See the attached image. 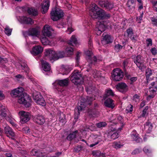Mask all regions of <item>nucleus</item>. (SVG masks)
<instances>
[{"label":"nucleus","instance_id":"obj_35","mask_svg":"<svg viewBox=\"0 0 157 157\" xmlns=\"http://www.w3.org/2000/svg\"><path fill=\"white\" fill-rule=\"evenodd\" d=\"M18 68L24 70V71L27 74H28L29 71V68L27 67V64L25 63H23L22 64L20 65Z\"/></svg>","mask_w":157,"mask_h":157},{"label":"nucleus","instance_id":"obj_57","mask_svg":"<svg viewBox=\"0 0 157 157\" xmlns=\"http://www.w3.org/2000/svg\"><path fill=\"white\" fill-rule=\"evenodd\" d=\"M140 96L137 95L135 94L133 97V100L136 102L140 100Z\"/></svg>","mask_w":157,"mask_h":157},{"label":"nucleus","instance_id":"obj_17","mask_svg":"<svg viewBox=\"0 0 157 157\" xmlns=\"http://www.w3.org/2000/svg\"><path fill=\"white\" fill-rule=\"evenodd\" d=\"M116 88L120 92L123 93H125L128 90V86L125 83L123 82L117 85Z\"/></svg>","mask_w":157,"mask_h":157},{"label":"nucleus","instance_id":"obj_37","mask_svg":"<svg viewBox=\"0 0 157 157\" xmlns=\"http://www.w3.org/2000/svg\"><path fill=\"white\" fill-rule=\"evenodd\" d=\"M33 98L37 104L39 103V93L36 91L33 93Z\"/></svg>","mask_w":157,"mask_h":157},{"label":"nucleus","instance_id":"obj_25","mask_svg":"<svg viewBox=\"0 0 157 157\" xmlns=\"http://www.w3.org/2000/svg\"><path fill=\"white\" fill-rule=\"evenodd\" d=\"M104 104L108 107L113 108L114 107L113 101L110 98L107 99L104 102Z\"/></svg>","mask_w":157,"mask_h":157},{"label":"nucleus","instance_id":"obj_38","mask_svg":"<svg viewBox=\"0 0 157 157\" xmlns=\"http://www.w3.org/2000/svg\"><path fill=\"white\" fill-rule=\"evenodd\" d=\"M41 41L43 44L44 45H50L51 43L46 37H42L41 39Z\"/></svg>","mask_w":157,"mask_h":157},{"label":"nucleus","instance_id":"obj_40","mask_svg":"<svg viewBox=\"0 0 157 157\" xmlns=\"http://www.w3.org/2000/svg\"><path fill=\"white\" fill-rule=\"evenodd\" d=\"M93 75L94 78H97L101 77V74L100 71L94 70L93 71Z\"/></svg>","mask_w":157,"mask_h":157},{"label":"nucleus","instance_id":"obj_11","mask_svg":"<svg viewBox=\"0 0 157 157\" xmlns=\"http://www.w3.org/2000/svg\"><path fill=\"white\" fill-rule=\"evenodd\" d=\"M91 137L93 140V142L94 143L91 144L90 145V147H93L94 146L98 144L101 141H104L105 140V138H103L101 134H93L91 135Z\"/></svg>","mask_w":157,"mask_h":157},{"label":"nucleus","instance_id":"obj_22","mask_svg":"<svg viewBox=\"0 0 157 157\" xmlns=\"http://www.w3.org/2000/svg\"><path fill=\"white\" fill-rule=\"evenodd\" d=\"M99 9L98 6L94 3H92L90 8V13L92 17V15L95 13Z\"/></svg>","mask_w":157,"mask_h":157},{"label":"nucleus","instance_id":"obj_6","mask_svg":"<svg viewBox=\"0 0 157 157\" xmlns=\"http://www.w3.org/2000/svg\"><path fill=\"white\" fill-rule=\"evenodd\" d=\"M110 17V15L109 14L107 13L104 10L101 9L97 10L92 16V17L94 19H107Z\"/></svg>","mask_w":157,"mask_h":157},{"label":"nucleus","instance_id":"obj_49","mask_svg":"<svg viewBox=\"0 0 157 157\" xmlns=\"http://www.w3.org/2000/svg\"><path fill=\"white\" fill-rule=\"evenodd\" d=\"M152 7L154 10L157 12V1L152 2Z\"/></svg>","mask_w":157,"mask_h":157},{"label":"nucleus","instance_id":"obj_36","mask_svg":"<svg viewBox=\"0 0 157 157\" xmlns=\"http://www.w3.org/2000/svg\"><path fill=\"white\" fill-rule=\"evenodd\" d=\"M113 147L116 149L120 148L123 146L120 142H114L112 144Z\"/></svg>","mask_w":157,"mask_h":157},{"label":"nucleus","instance_id":"obj_39","mask_svg":"<svg viewBox=\"0 0 157 157\" xmlns=\"http://www.w3.org/2000/svg\"><path fill=\"white\" fill-rule=\"evenodd\" d=\"M59 120L60 122L63 123H65L66 121L65 116V115L63 113H60L59 118Z\"/></svg>","mask_w":157,"mask_h":157},{"label":"nucleus","instance_id":"obj_3","mask_svg":"<svg viewBox=\"0 0 157 157\" xmlns=\"http://www.w3.org/2000/svg\"><path fill=\"white\" fill-rule=\"evenodd\" d=\"M51 18L54 21L62 18L64 16V13L61 10L57 8L52 9L50 13Z\"/></svg>","mask_w":157,"mask_h":157},{"label":"nucleus","instance_id":"obj_16","mask_svg":"<svg viewBox=\"0 0 157 157\" xmlns=\"http://www.w3.org/2000/svg\"><path fill=\"white\" fill-rule=\"evenodd\" d=\"M4 132L6 136L12 139H14L15 134L13 129L9 126H6L4 128Z\"/></svg>","mask_w":157,"mask_h":157},{"label":"nucleus","instance_id":"obj_28","mask_svg":"<svg viewBox=\"0 0 157 157\" xmlns=\"http://www.w3.org/2000/svg\"><path fill=\"white\" fill-rule=\"evenodd\" d=\"M69 82V79L68 78L63 79L59 80L58 81V84L61 86H67Z\"/></svg>","mask_w":157,"mask_h":157},{"label":"nucleus","instance_id":"obj_32","mask_svg":"<svg viewBox=\"0 0 157 157\" xmlns=\"http://www.w3.org/2000/svg\"><path fill=\"white\" fill-rule=\"evenodd\" d=\"M28 12L29 14L32 16H36L37 15L38 13L36 10L33 8L29 9Z\"/></svg>","mask_w":157,"mask_h":157},{"label":"nucleus","instance_id":"obj_29","mask_svg":"<svg viewBox=\"0 0 157 157\" xmlns=\"http://www.w3.org/2000/svg\"><path fill=\"white\" fill-rule=\"evenodd\" d=\"M126 32L128 34V36L132 40H135V38L133 35V30L131 28L128 29L126 30Z\"/></svg>","mask_w":157,"mask_h":157},{"label":"nucleus","instance_id":"obj_14","mask_svg":"<svg viewBox=\"0 0 157 157\" xmlns=\"http://www.w3.org/2000/svg\"><path fill=\"white\" fill-rule=\"evenodd\" d=\"M54 31V30L51 26L48 25H45L44 27L42 33L44 36L50 37L52 36Z\"/></svg>","mask_w":157,"mask_h":157},{"label":"nucleus","instance_id":"obj_50","mask_svg":"<svg viewBox=\"0 0 157 157\" xmlns=\"http://www.w3.org/2000/svg\"><path fill=\"white\" fill-rule=\"evenodd\" d=\"M39 117L38 115H37L35 116L33 118V121L34 122H35L38 126L39 125Z\"/></svg>","mask_w":157,"mask_h":157},{"label":"nucleus","instance_id":"obj_18","mask_svg":"<svg viewBox=\"0 0 157 157\" xmlns=\"http://www.w3.org/2000/svg\"><path fill=\"white\" fill-rule=\"evenodd\" d=\"M19 21L21 23L31 24L33 23V21L31 18L26 17H19L18 18Z\"/></svg>","mask_w":157,"mask_h":157},{"label":"nucleus","instance_id":"obj_43","mask_svg":"<svg viewBox=\"0 0 157 157\" xmlns=\"http://www.w3.org/2000/svg\"><path fill=\"white\" fill-rule=\"evenodd\" d=\"M74 49L71 47H67L65 49V52L69 55H71L73 54Z\"/></svg>","mask_w":157,"mask_h":157},{"label":"nucleus","instance_id":"obj_53","mask_svg":"<svg viewBox=\"0 0 157 157\" xmlns=\"http://www.w3.org/2000/svg\"><path fill=\"white\" fill-rule=\"evenodd\" d=\"M41 97L42 96L40 95V105L45 106L46 105L45 102L43 98Z\"/></svg>","mask_w":157,"mask_h":157},{"label":"nucleus","instance_id":"obj_55","mask_svg":"<svg viewBox=\"0 0 157 157\" xmlns=\"http://www.w3.org/2000/svg\"><path fill=\"white\" fill-rule=\"evenodd\" d=\"M106 1H101L99 2L100 6L102 7H105Z\"/></svg>","mask_w":157,"mask_h":157},{"label":"nucleus","instance_id":"obj_10","mask_svg":"<svg viewBox=\"0 0 157 157\" xmlns=\"http://www.w3.org/2000/svg\"><path fill=\"white\" fill-rule=\"evenodd\" d=\"M45 55L46 59H49L51 61L55 60L57 59V54L55 51L50 49L46 50Z\"/></svg>","mask_w":157,"mask_h":157},{"label":"nucleus","instance_id":"obj_64","mask_svg":"<svg viewBox=\"0 0 157 157\" xmlns=\"http://www.w3.org/2000/svg\"><path fill=\"white\" fill-rule=\"evenodd\" d=\"M117 117V115H113L112 116V117H111L109 119L110 120V121L111 122H113L115 120L116 118Z\"/></svg>","mask_w":157,"mask_h":157},{"label":"nucleus","instance_id":"obj_4","mask_svg":"<svg viewBox=\"0 0 157 157\" xmlns=\"http://www.w3.org/2000/svg\"><path fill=\"white\" fill-rule=\"evenodd\" d=\"M123 126V125L122 124L120 128L116 127V128H112L108 132V137L113 140L118 138L119 136L118 132H119V131H121Z\"/></svg>","mask_w":157,"mask_h":157},{"label":"nucleus","instance_id":"obj_21","mask_svg":"<svg viewBox=\"0 0 157 157\" xmlns=\"http://www.w3.org/2000/svg\"><path fill=\"white\" fill-rule=\"evenodd\" d=\"M0 110L1 112L0 114V119L2 120L6 116L7 109L5 106H2L0 104Z\"/></svg>","mask_w":157,"mask_h":157},{"label":"nucleus","instance_id":"obj_48","mask_svg":"<svg viewBox=\"0 0 157 157\" xmlns=\"http://www.w3.org/2000/svg\"><path fill=\"white\" fill-rule=\"evenodd\" d=\"M105 122H101L96 124V126L98 128H101L105 127L106 125Z\"/></svg>","mask_w":157,"mask_h":157},{"label":"nucleus","instance_id":"obj_47","mask_svg":"<svg viewBox=\"0 0 157 157\" xmlns=\"http://www.w3.org/2000/svg\"><path fill=\"white\" fill-rule=\"evenodd\" d=\"M5 33L8 36H10L11 34L12 31L11 29H10L8 26H6L5 29Z\"/></svg>","mask_w":157,"mask_h":157},{"label":"nucleus","instance_id":"obj_46","mask_svg":"<svg viewBox=\"0 0 157 157\" xmlns=\"http://www.w3.org/2000/svg\"><path fill=\"white\" fill-rule=\"evenodd\" d=\"M95 87L94 86H88L86 87V91L89 93L90 94L91 92H92L95 90Z\"/></svg>","mask_w":157,"mask_h":157},{"label":"nucleus","instance_id":"obj_1","mask_svg":"<svg viewBox=\"0 0 157 157\" xmlns=\"http://www.w3.org/2000/svg\"><path fill=\"white\" fill-rule=\"evenodd\" d=\"M24 88L22 87H18L14 89L11 92L10 94L13 97H18V102L23 104L25 107L30 106L31 99L29 95L26 93H23Z\"/></svg>","mask_w":157,"mask_h":157},{"label":"nucleus","instance_id":"obj_20","mask_svg":"<svg viewBox=\"0 0 157 157\" xmlns=\"http://www.w3.org/2000/svg\"><path fill=\"white\" fill-rule=\"evenodd\" d=\"M102 43L103 45H105L109 43H111L112 41L111 40V36L108 35L103 34L102 38L101 40Z\"/></svg>","mask_w":157,"mask_h":157},{"label":"nucleus","instance_id":"obj_42","mask_svg":"<svg viewBox=\"0 0 157 157\" xmlns=\"http://www.w3.org/2000/svg\"><path fill=\"white\" fill-rule=\"evenodd\" d=\"M113 7V5L112 2L106 1L105 7L109 10L112 9Z\"/></svg>","mask_w":157,"mask_h":157},{"label":"nucleus","instance_id":"obj_8","mask_svg":"<svg viewBox=\"0 0 157 157\" xmlns=\"http://www.w3.org/2000/svg\"><path fill=\"white\" fill-rule=\"evenodd\" d=\"M132 58L133 59L134 62L140 69L142 70L143 68H145L146 67L144 64L143 58L140 55H138L136 57L133 56Z\"/></svg>","mask_w":157,"mask_h":157},{"label":"nucleus","instance_id":"obj_62","mask_svg":"<svg viewBox=\"0 0 157 157\" xmlns=\"http://www.w3.org/2000/svg\"><path fill=\"white\" fill-rule=\"evenodd\" d=\"M140 150L139 149H136L133 151L132 152V154L133 155L137 154L140 153Z\"/></svg>","mask_w":157,"mask_h":157},{"label":"nucleus","instance_id":"obj_61","mask_svg":"<svg viewBox=\"0 0 157 157\" xmlns=\"http://www.w3.org/2000/svg\"><path fill=\"white\" fill-rule=\"evenodd\" d=\"M151 52L152 54L154 55H156L157 53V50L155 48H152L151 50Z\"/></svg>","mask_w":157,"mask_h":157},{"label":"nucleus","instance_id":"obj_26","mask_svg":"<svg viewBox=\"0 0 157 157\" xmlns=\"http://www.w3.org/2000/svg\"><path fill=\"white\" fill-rule=\"evenodd\" d=\"M152 124L150 122H147L144 124V129L148 133H150L152 129Z\"/></svg>","mask_w":157,"mask_h":157},{"label":"nucleus","instance_id":"obj_2","mask_svg":"<svg viewBox=\"0 0 157 157\" xmlns=\"http://www.w3.org/2000/svg\"><path fill=\"white\" fill-rule=\"evenodd\" d=\"M95 99L88 97L86 98H82L80 102L78 103V106L75 110V113L78 112V114H80V111L82 110L88 105H90L92 101Z\"/></svg>","mask_w":157,"mask_h":157},{"label":"nucleus","instance_id":"obj_54","mask_svg":"<svg viewBox=\"0 0 157 157\" xmlns=\"http://www.w3.org/2000/svg\"><path fill=\"white\" fill-rule=\"evenodd\" d=\"M65 56L64 53L63 52H59L58 54H57V57L58 58H62L64 57Z\"/></svg>","mask_w":157,"mask_h":157},{"label":"nucleus","instance_id":"obj_52","mask_svg":"<svg viewBox=\"0 0 157 157\" xmlns=\"http://www.w3.org/2000/svg\"><path fill=\"white\" fill-rule=\"evenodd\" d=\"M133 109V106L131 104H129L127 107L126 110L127 113H128L130 112H132Z\"/></svg>","mask_w":157,"mask_h":157},{"label":"nucleus","instance_id":"obj_12","mask_svg":"<svg viewBox=\"0 0 157 157\" xmlns=\"http://www.w3.org/2000/svg\"><path fill=\"white\" fill-rule=\"evenodd\" d=\"M107 27L106 22L104 21H98L97 23L96 27L95 28V31L97 35H100L102 32H103L105 28Z\"/></svg>","mask_w":157,"mask_h":157},{"label":"nucleus","instance_id":"obj_19","mask_svg":"<svg viewBox=\"0 0 157 157\" xmlns=\"http://www.w3.org/2000/svg\"><path fill=\"white\" fill-rule=\"evenodd\" d=\"M50 6V2L48 0L43 2L41 4V11L43 14H44L48 11Z\"/></svg>","mask_w":157,"mask_h":157},{"label":"nucleus","instance_id":"obj_23","mask_svg":"<svg viewBox=\"0 0 157 157\" xmlns=\"http://www.w3.org/2000/svg\"><path fill=\"white\" fill-rule=\"evenodd\" d=\"M131 136L134 140L137 143H139L142 141V139L138 136V134L136 131L133 130L131 134Z\"/></svg>","mask_w":157,"mask_h":157},{"label":"nucleus","instance_id":"obj_44","mask_svg":"<svg viewBox=\"0 0 157 157\" xmlns=\"http://www.w3.org/2000/svg\"><path fill=\"white\" fill-rule=\"evenodd\" d=\"M157 91V87H155L154 88H152V87H150L148 93L151 94H154L155 96L156 94V92Z\"/></svg>","mask_w":157,"mask_h":157},{"label":"nucleus","instance_id":"obj_51","mask_svg":"<svg viewBox=\"0 0 157 157\" xmlns=\"http://www.w3.org/2000/svg\"><path fill=\"white\" fill-rule=\"evenodd\" d=\"M152 24L157 26V17H152L151 18Z\"/></svg>","mask_w":157,"mask_h":157},{"label":"nucleus","instance_id":"obj_58","mask_svg":"<svg viewBox=\"0 0 157 157\" xmlns=\"http://www.w3.org/2000/svg\"><path fill=\"white\" fill-rule=\"evenodd\" d=\"M155 96L154 94H151L148 93L146 99L147 101H149L151 99L153 98Z\"/></svg>","mask_w":157,"mask_h":157},{"label":"nucleus","instance_id":"obj_5","mask_svg":"<svg viewBox=\"0 0 157 157\" xmlns=\"http://www.w3.org/2000/svg\"><path fill=\"white\" fill-rule=\"evenodd\" d=\"M86 56V58L90 63L95 65L98 61H101L102 59H97L95 56H93L92 52L89 50H87L85 52Z\"/></svg>","mask_w":157,"mask_h":157},{"label":"nucleus","instance_id":"obj_24","mask_svg":"<svg viewBox=\"0 0 157 157\" xmlns=\"http://www.w3.org/2000/svg\"><path fill=\"white\" fill-rule=\"evenodd\" d=\"M42 63V67L43 70L45 71H50V66L48 63L43 60H41Z\"/></svg>","mask_w":157,"mask_h":157},{"label":"nucleus","instance_id":"obj_41","mask_svg":"<svg viewBox=\"0 0 157 157\" xmlns=\"http://www.w3.org/2000/svg\"><path fill=\"white\" fill-rule=\"evenodd\" d=\"M135 1V0H128L127 3V5L129 9H132L133 8V5Z\"/></svg>","mask_w":157,"mask_h":157},{"label":"nucleus","instance_id":"obj_45","mask_svg":"<svg viewBox=\"0 0 157 157\" xmlns=\"http://www.w3.org/2000/svg\"><path fill=\"white\" fill-rule=\"evenodd\" d=\"M152 74V72L150 68H147L146 71V78L148 79L149 76Z\"/></svg>","mask_w":157,"mask_h":157},{"label":"nucleus","instance_id":"obj_15","mask_svg":"<svg viewBox=\"0 0 157 157\" xmlns=\"http://www.w3.org/2000/svg\"><path fill=\"white\" fill-rule=\"evenodd\" d=\"M28 35L32 36L33 38L38 37L39 36V28L37 27L29 29L27 32Z\"/></svg>","mask_w":157,"mask_h":157},{"label":"nucleus","instance_id":"obj_33","mask_svg":"<svg viewBox=\"0 0 157 157\" xmlns=\"http://www.w3.org/2000/svg\"><path fill=\"white\" fill-rule=\"evenodd\" d=\"M77 43V40L75 36L74 35L72 36L70 40V41L68 43V44L73 46L74 45L76 44Z\"/></svg>","mask_w":157,"mask_h":157},{"label":"nucleus","instance_id":"obj_30","mask_svg":"<svg viewBox=\"0 0 157 157\" xmlns=\"http://www.w3.org/2000/svg\"><path fill=\"white\" fill-rule=\"evenodd\" d=\"M114 95V92L112 90L110 89H108L105 90V93L104 96V98H105L108 96H113Z\"/></svg>","mask_w":157,"mask_h":157},{"label":"nucleus","instance_id":"obj_60","mask_svg":"<svg viewBox=\"0 0 157 157\" xmlns=\"http://www.w3.org/2000/svg\"><path fill=\"white\" fill-rule=\"evenodd\" d=\"M147 46H151L152 44L151 39H148L147 40Z\"/></svg>","mask_w":157,"mask_h":157},{"label":"nucleus","instance_id":"obj_63","mask_svg":"<svg viewBox=\"0 0 157 157\" xmlns=\"http://www.w3.org/2000/svg\"><path fill=\"white\" fill-rule=\"evenodd\" d=\"M115 48L116 50L118 51L122 48V46L119 44H117L115 46Z\"/></svg>","mask_w":157,"mask_h":157},{"label":"nucleus","instance_id":"obj_56","mask_svg":"<svg viewBox=\"0 0 157 157\" xmlns=\"http://www.w3.org/2000/svg\"><path fill=\"white\" fill-rule=\"evenodd\" d=\"M45 120L44 117L42 116H40V124H42L45 122Z\"/></svg>","mask_w":157,"mask_h":157},{"label":"nucleus","instance_id":"obj_59","mask_svg":"<svg viewBox=\"0 0 157 157\" xmlns=\"http://www.w3.org/2000/svg\"><path fill=\"white\" fill-rule=\"evenodd\" d=\"M143 15V13L139 17H137L136 18L137 21L138 23H140L141 20L142 19Z\"/></svg>","mask_w":157,"mask_h":157},{"label":"nucleus","instance_id":"obj_27","mask_svg":"<svg viewBox=\"0 0 157 157\" xmlns=\"http://www.w3.org/2000/svg\"><path fill=\"white\" fill-rule=\"evenodd\" d=\"M62 71L63 72V75L67 74L72 70L71 67H69L68 66H63L61 68Z\"/></svg>","mask_w":157,"mask_h":157},{"label":"nucleus","instance_id":"obj_9","mask_svg":"<svg viewBox=\"0 0 157 157\" xmlns=\"http://www.w3.org/2000/svg\"><path fill=\"white\" fill-rule=\"evenodd\" d=\"M18 114L20 118V121L22 124L28 122L30 119L31 114L29 112L21 111L19 112Z\"/></svg>","mask_w":157,"mask_h":157},{"label":"nucleus","instance_id":"obj_34","mask_svg":"<svg viewBox=\"0 0 157 157\" xmlns=\"http://www.w3.org/2000/svg\"><path fill=\"white\" fill-rule=\"evenodd\" d=\"M31 53L34 56H36L39 53V46H37L34 47L33 49L32 52Z\"/></svg>","mask_w":157,"mask_h":157},{"label":"nucleus","instance_id":"obj_13","mask_svg":"<svg viewBox=\"0 0 157 157\" xmlns=\"http://www.w3.org/2000/svg\"><path fill=\"white\" fill-rule=\"evenodd\" d=\"M81 77V75L79 72L75 71L72 73L70 79L73 83L77 85L80 83V79Z\"/></svg>","mask_w":157,"mask_h":157},{"label":"nucleus","instance_id":"obj_31","mask_svg":"<svg viewBox=\"0 0 157 157\" xmlns=\"http://www.w3.org/2000/svg\"><path fill=\"white\" fill-rule=\"evenodd\" d=\"M78 130H76L75 132L69 134L67 137V139L69 140H71L75 138L76 137L77 135L76 134H78Z\"/></svg>","mask_w":157,"mask_h":157},{"label":"nucleus","instance_id":"obj_7","mask_svg":"<svg viewBox=\"0 0 157 157\" xmlns=\"http://www.w3.org/2000/svg\"><path fill=\"white\" fill-rule=\"evenodd\" d=\"M112 76L113 79L115 81H120L123 78V72L119 68H116L113 70Z\"/></svg>","mask_w":157,"mask_h":157}]
</instances>
